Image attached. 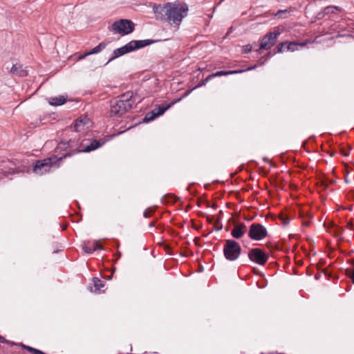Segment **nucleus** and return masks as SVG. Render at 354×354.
<instances>
[{"instance_id": "obj_9", "label": "nucleus", "mask_w": 354, "mask_h": 354, "mask_svg": "<svg viewBox=\"0 0 354 354\" xmlns=\"http://www.w3.org/2000/svg\"><path fill=\"white\" fill-rule=\"evenodd\" d=\"M248 258L251 261L263 266L268 259V255L261 248H255L250 250Z\"/></svg>"}, {"instance_id": "obj_28", "label": "nucleus", "mask_w": 354, "mask_h": 354, "mask_svg": "<svg viewBox=\"0 0 354 354\" xmlns=\"http://www.w3.org/2000/svg\"><path fill=\"white\" fill-rule=\"evenodd\" d=\"M286 41L279 44L275 53H283L285 50L284 48L286 47Z\"/></svg>"}, {"instance_id": "obj_32", "label": "nucleus", "mask_w": 354, "mask_h": 354, "mask_svg": "<svg viewBox=\"0 0 354 354\" xmlns=\"http://www.w3.org/2000/svg\"><path fill=\"white\" fill-rule=\"evenodd\" d=\"M193 90H194V89H193V88H192V89H190V90H187V91H186L184 93V94L183 95V96H182L180 98L182 99L183 97H185L188 96V95L191 93V92H192Z\"/></svg>"}, {"instance_id": "obj_27", "label": "nucleus", "mask_w": 354, "mask_h": 354, "mask_svg": "<svg viewBox=\"0 0 354 354\" xmlns=\"http://www.w3.org/2000/svg\"><path fill=\"white\" fill-rule=\"evenodd\" d=\"M288 11L287 10H278L275 14V16L278 18H284L287 17Z\"/></svg>"}, {"instance_id": "obj_31", "label": "nucleus", "mask_w": 354, "mask_h": 354, "mask_svg": "<svg viewBox=\"0 0 354 354\" xmlns=\"http://www.w3.org/2000/svg\"><path fill=\"white\" fill-rule=\"evenodd\" d=\"M325 15H326V13H325V10L324 9L322 12L317 13L316 17L317 19H322Z\"/></svg>"}, {"instance_id": "obj_25", "label": "nucleus", "mask_w": 354, "mask_h": 354, "mask_svg": "<svg viewBox=\"0 0 354 354\" xmlns=\"http://www.w3.org/2000/svg\"><path fill=\"white\" fill-rule=\"evenodd\" d=\"M212 75H209L205 79L201 80L196 86H195L193 89L198 88L199 87L205 86L209 81L212 80Z\"/></svg>"}, {"instance_id": "obj_37", "label": "nucleus", "mask_w": 354, "mask_h": 354, "mask_svg": "<svg viewBox=\"0 0 354 354\" xmlns=\"http://www.w3.org/2000/svg\"><path fill=\"white\" fill-rule=\"evenodd\" d=\"M143 216L145 217V218H148L149 216V214L147 213V211L144 212L143 213Z\"/></svg>"}, {"instance_id": "obj_40", "label": "nucleus", "mask_w": 354, "mask_h": 354, "mask_svg": "<svg viewBox=\"0 0 354 354\" xmlns=\"http://www.w3.org/2000/svg\"><path fill=\"white\" fill-rule=\"evenodd\" d=\"M348 209H349V210H352V206H351H351H349V207H348Z\"/></svg>"}, {"instance_id": "obj_17", "label": "nucleus", "mask_w": 354, "mask_h": 354, "mask_svg": "<svg viewBox=\"0 0 354 354\" xmlns=\"http://www.w3.org/2000/svg\"><path fill=\"white\" fill-rule=\"evenodd\" d=\"M67 96L59 95L58 97H52L48 99V102L52 106H60L66 101Z\"/></svg>"}, {"instance_id": "obj_11", "label": "nucleus", "mask_w": 354, "mask_h": 354, "mask_svg": "<svg viewBox=\"0 0 354 354\" xmlns=\"http://www.w3.org/2000/svg\"><path fill=\"white\" fill-rule=\"evenodd\" d=\"M281 34L279 30H275L266 35L261 41L260 49H270L276 43L277 37Z\"/></svg>"}, {"instance_id": "obj_15", "label": "nucleus", "mask_w": 354, "mask_h": 354, "mask_svg": "<svg viewBox=\"0 0 354 354\" xmlns=\"http://www.w3.org/2000/svg\"><path fill=\"white\" fill-rule=\"evenodd\" d=\"M82 249L85 252L91 254L97 250H103V247L99 245L97 241H94L93 243H84L82 246Z\"/></svg>"}, {"instance_id": "obj_16", "label": "nucleus", "mask_w": 354, "mask_h": 354, "mask_svg": "<svg viewBox=\"0 0 354 354\" xmlns=\"http://www.w3.org/2000/svg\"><path fill=\"white\" fill-rule=\"evenodd\" d=\"M10 73L19 77H26L28 74V71L24 69L22 65L19 64H14L10 69Z\"/></svg>"}, {"instance_id": "obj_5", "label": "nucleus", "mask_w": 354, "mask_h": 354, "mask_svg": "<svg viewBox=\"0 0 354 354\" xmlns=\"http://www.w3.org/2000/svg\"><path fill=\"white\" fill-rule=\"evenodd\" d=\"M241 252V247L239 243L232 239L225 240L223 246V254L228 261H233L236 260Z\"/></svg>"}, {"instance_id": "obj_19", "label": "nucleus", "mask_w": 354, "mask_h": 354, "mask_svg": "<svg viewBox=\"0 0 354 354\" xmlns=\"http://www.w3.org/2000/svg\"><path fill=\"white\" fill-rule=\"evenodd\" d=\"M245 234V231H242L241 227L235 225L233 230H232L231 234L235 239L241 238Z\"/></svg>"}, {"instance_id": "obj_18", "label": "nucleus", "mask_w": 354, "mask_h": 354, "mask_svg": "<svg viewBox=\"0 0 354 354\" xmlns=\"http://www.w3.org/2000/svg\"><path fill=\"white\" fill-rule=\"evenodd\" d=\"M108 45V42H101L97 46L92 48L91 50L86 52V55H91L94 54H97L103 50L106 46Z\"/></svg>"}, {"instance_id": "obj_13", "label": "nucleus", "mask_w": 354, "mask_h": 354, "mask_svg": "<svg viewBox=\"0 0 354 354\" xmlns=\"http://www.w3.org/2000/svg\"><path fill=\"white\" fill-rule=\"evenodd\" d=\"M181 100V98H178L176 100L171 102V103L168 104H160L158 105L157 107H156L153 111L156 113V115L157 117L162 115L167 110H168L169 108H171L174 104H175L176 102H178Z\"/></svg>"}, {"instance_id": "obj_41", "label": "nucleus", "mask_w": 354, "mask_h": 354, "mask_svg": "<svg viewBox=\"0 0 354 354\" xmlns=\"http://www.w3.org/2000/svg\"><path fill=\"white\" fill-rule=\"evenodd\" d=\"M149 226H150V227L153 226V223H150V224H149Z\"/></svg>"}, {"instance_id": "obj_30", "label": "nucleus", "mask_w": 354, "mask_h": 354, "mask_svg": "<svg viewBox=\"0 0 354 354\" xmlns=\"http://www.w3.org/2000/svg\"><path fill=\"white\" fill-rule=\"evenodd\" d=\"M252 50V46L250 44L245 45L243 47V53H248Z\"/></svg>"}, {"instance_id": "obj_23", "label": "nucleus", "mask_w": 354, "mask_h": 354, "mask_svg": "<svg viewBox=\"0 0 354 354\" xmlns=\"http://www.w3.org/2000/svg\"><path fill=\"white\" fill-rule=\"evenodd\" d=\"M156 118H157V116L156 115L154 111L152 110L145 115V118L142 119V122H149L154 120Z\"/></svg>"}, {"instance_id": "obj_10", "label": "nucleus", "mask_w": 354, "mask_h": 354, "mask_svg": "<svg viewBox=\"0 0 354 354\" xmlns=\"http://www.w3.org/2000/svg\"><path fill=\"white\" fill-rule=\"evenodd\" d=\"M92 126V122L91 120L85 116L84 118H80L75 120L73 122V127H72L73 129V132L76 134L77 133H80L84 134V132L89 129Z\"/></svg>"}, {"instance_id": "obj_6", "label": "nucleus", "mask_w": 354, "mask_h": 354, "mask_svg": "<svg viewBox=\"0 0 354 354\" xmlns=\"http://www.w3.org/2000/svg\"><path fill=\"white\" fill-rule=\"evenodd\" d=\"M134 28V24L129 19H120L113 22L111 25V30L121 35H127L131 33Z\"/></svg>"}, {"instance_id": "obj_12", "label": "nucleus", "mask_w": 354, "mask_h": 354, "mask_svg": "<svg viewBox=\"0 0 354 354\" xmlns=\"http://www.w3.org/2000/svg\"><path fill=\"white\" fill-rule=\"evenodd\" d=\"M257 67V65L252 66L250 67H248L245 69H241V70H236V71H217L216 73H212V78L216 77H221V76H225L229 75H233V74H239L242 73L245 71H252L253 69H255Z\"/></svg>"}, {"instance_id": "obj_39", "label": "nucleus", "mask_w": 354, "mask_h": 354, "mask_svg": "<svg viewBox=\"0 0 354 354\" xmlns=\"http://www.w3.org/2000/svg\"><path fill=\"white\" fill-rule=\"evenodd\" d=\"M340 36H341V37H344V36H349V37H351V34H348V35H346V34H342V35H340Z\"/></svg>"}, {"instance_id": "obj_26", "label": "nucleus", "mask_w": 354, "mask_h": 354, "mask_svg": "<svg viewBox=\"0 0 354 354\" xmlns=\"http://www.w3.org/2000/svg\"><path fill=\"white\" fill-rule=\"evenodd\" d=\"M24 347L28 351H29L30 353H31L32 354H45L44 352H42L41 351H39L38 349H36L35 348H32V347H30V346H24Z\"/></svg>"}, {"instance_id": "obj_38", "label": "nucleus", "mask_w": 354, "mask_h": 354, "mask_svg": "<svg viewBox=\"0 0 354 354\" xmlns=\"http://www.w3.org/2000/svg\"><path fill=\"white\" fill-rule=\"evenodd\" d=\"M342 156H348V153H347L346 152H345L344 151H343V150H342Z\"/></svg>"}, {"instance_id": "obj_33", "label": "nucleus", "mask_w": 354, "mask_h": 354, "mask_svg": "<svg viewBox=\"0 0 354 354\" xmlns=\"http://www.w3.org/2000/svg\"><path fill=\"white\" fill-rule=\"evenodd\" d=\"M237 226L241 227L242 231L245 232L246 226L243 223L239 224V225H237Z\"/></svg>"}, {"instance_id": "obj_24", "label": "nucleus", "mask_w": 354, "mask_h": 354, "mask_svg": "<svg viewBox=\"0 0 354 354\" xmlns=\"http://www.w3.org/2000/svg\"><path fill=\"white\" fill-rule=\"evenodd\" d=\"M353 230V223L352 220L351 219L349 222L347 223L346 227L345 229L342 231V235L344 237L350 234V232Z\"/></svg>"}, {"instance_id": "obj_36", "label": "nucleus", "mask_w": 354, "mask_h": 354, "mask_svg": "<svg viewBox=\"0 0 354 354\" xmlns=\"http://www.w3.org/2000/svg\"><path fill=\"white\" fill-rule=\"evenodd\" d=\"M88 55H86V53L84 54V55H82L79 57V59H82L84 58H85L86 57H87Z\"/></svg>"}, {"instance_id": "obj_3", "label": "nucleus", "mask_w": 354, "mask_h": 354, "mask_svg": "<svg viewBox=\"0 0 354 354\" xmlns=\"http://www.w3.org/2000/svg\"><path fill=\"white\" fill-rule=\"evenodd\" d=\"M65 135L68 138L62 140L57 145V149L67 150V152L57 159L56 161L60 162L66 157L71 156L78 153H82L81 147L82 143L80 141V136L73 132L72 126L66 129Z\"/></svg>"}, {"instance_id": "obj_20", "label": "nucleus", "mask_w": 354, "mask_h": 354, "mask_svg": "<svg viewBox=\"0 0 354 354\" xmlns=\"http://www.w3.org/2000/svg\"><path fill=\"white\" fill-rule=\"evenodd\" d=\"M286 50L288 51H295L296 50L297 48V46H304V44L303 43H297V42H288L286 41Z\"/></svg>"}, {"instance_id": "obj_29", "label": "nucleus", "mask_w": 354, "mask_h": 354, "mask_svg": "<svg viewBox=\"0 0 354 354\" xmlns=\"http://www.w3.org/2000/svg\"><path fill=\"white\" fill-rule=\"evenodd\" d=\"M346 273L350 278L351 281L354 283V269L349 268L346 270Z\"/></svg>"}, {"instance_id": "obj_1", "label": "nucleus", "mask_w": 354, "mask_h": 354, "mask_svg": "<svg viewBox=\"0 0 354 354\" xmlns=\"http://www.w3.org/2000/svg\"><path fill=\"white\" fill-rule=\"evenodd\" d=\"M153 11L158 20L172 22L179 25L187 15L188 6L185 3H167L163 6L154 3Z\"/></svg>"}, {"instance_id": "obj_7", "label": "nucleus", "mask_w": 354, "mask_h": 354, "mask_svg": "<svg viewBox=\"0 0 354 354\" xmlns=\"http://www.w3.org/2000/svg\"><path fill=\"white\" fill-rule=\"evenodd\" d=\"M268 236L267 229L261 224L254 223H252L248 232V236L254 241L263 240Z\"/></svg>"}, {"instance_id": "obj_4", "label": "nucleus", "mask_w": 354, "mask_h": 354, "mask_svg": "<svg viewBox=\"0 0 354 354\" xmlns=\"http://www.w3.org/2000/svg\"><path fill=\"white\" fill-rule=\"evenodd\" d=\"M155 42L156 41L153 39L132 40L124 46L114 50L112 56L109 58L106 64L126 53L145 47Z\"/></svg>"}, {"instance_id": "obj_14", "label": "nucleus", "mask_w": 354, "mask_h": 354, "mask_svg": "<svg viewBox=\"0 0 354 354\" xmlns=\"http://www.w3.org/2000/svg\"><path fill=\"white\" fill-rule=\"evenodd\" d=\"M105 143L104 140H93L85 148L82 149V153H87L95 150L102 147Z\"/></svg>"}, {"instance_id": "obj_34", "label": "nucleus", "mask_w": 354, "mask_h": 354, "mask_svg": "<svg viewBox=\"0 0 354 354\" xmlns=\"http://www.w3.org/2000/svg\"><path fill=\"white\" fill-rule=\"evenodd\" d=\"M348 170H346V174H345V177H344V180H345V182H346V183H348V182H350V180H348Z\"/></svg>"}, {"instance_id": "obj_2", "label": "nucleus", "mask_w": 354, "mask_h": 354, "mask_svg": "<svg viewBox=\"0 0 354 354\" xmlns=\"http://www.w3.org/2000/svg\"><path fill=\"white\" fill-rule=\"evenodd\" d=\"M141 100L133 91H127L110 102L111 116L120 117L128 112Z\"/></svg>"}, {"instance_id": "obj_8", "label": "nucleus", "mask_w": 354, "mask_h": 354, "mask_svg": "<svg viewBox=\"0 0 354 354\" xmlns=\"http://www.w3.org/2000/svg\"><path fill=\"white\" fill-rule=\"evenodd\" d=\"M54 159H55V158H48L37 160L33 167V171L38 175H43L50 171V168L55 163V161H53Z\"/></svg>"}, {"instance_id": "obj_35", "label": "nucleus", "mask_w": 354, "mask_h": 354, "mask_svg": "<svg viewBox=\"0 0 354 354\" xmlns=\"http://www.w3.org/2000/svg\"><path fill=\"white\" fill-rule=\"evenodd\" d=\"M0 342H6V343H8V344L9 343V342H8V340L5 339H4L3 337H1V335H0Z\"/></svg>"}, {"instance_id": "obj_22", "label": "nucleus", "mask_w": 354, "mask_h": 354, "mask_svg": "<svg viewBox=\"0 0 354 354\" xmlns=\"http://www.w3.org/2000/svg\"><path fill=\"white\" fill-rule=\"evenodd\" d=\"M93 285L96 291H100L101 288L104 286V283L100 279L95 277L93 278Z\"/></svg>"}, {"instance_id": "obj_21", "label": "nucleus", "mask_w": 354, "mask_h": 354, "mask_svg": "<svg viewBox=\"0 0 354 354\" xmlns=\"http://www.w3.org/2000/svg\"><path fill=\"white\" fill-rule=\"evenodd\" d=\"M325 13L326 15L335 13L336 11L341 12L342 10V8L336 6H326L324 8Z\"/></svg>"}]
</instances>
